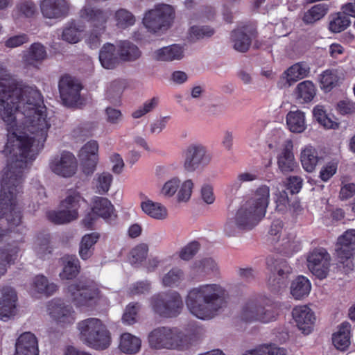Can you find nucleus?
Here are the masks:
<instances>
[{
  "mask_svg": "<svg viewBox=\"0 0 355 355\" xmlns=\"http://www.w3.org/2000/svg\"><path fill=\"white\" fill-rule=\"evenodd\" d=\"M148 250V245L144 243L138 245L132 248L130 252V263L133 266L140 264L146 259Z\"/></svg>",
  "mask_w": 355,
  "mask_h": 355,
  "instance_id": "8fccbe9b",
  "label": "nucleus"
},
{
  "mask_svg": "<svg viewBox=\"0 0 355 355\" xmlns=\"http://www.w3.org/2000/svg\"><path fill=\"white\" fill-rule=\"evenodd\" d=\"M141 306L138 302L130 303L125 309L122 316V321L124 324L130 325L137 322V317Z\"/></svg>",
  "mask_w": 355,
  "mask_h": 355,
  "instance_id": "603ef678",
  "label": "nucleus"
},
{
  "mask_svg": "<svg viewBox=\"0 0 355 355\" xmlns=\"http://www.w3.org/2000/svg\"><path fill=\"white\" fill-rule=\"evenodd\" d=\"M170 119V116H163L155 120L150 125V131L151 134H159L166 128V124Z\"/></svg>",
  "mask_w": 355,
  "mask_h": 355,
  "instance_id": "774afa93",
  "label": "nucleus"
},
{
  "mask_svg": "<svg viewBox=\"0 0 355 355\" xmlns=\"http://www.w3.org/2000/svg\"><path fill=\"white\" fill-rule=\"evenodd\" d=\"M141 208L146 214L157 220H164L168 216L167 209L164 205L149 199L141 202Z\"/></svg>",
  "mask_w": 355,
  "mask_h": 355,
  "instance_id": "473e14b6",
  "label": "nucleus"
},
{
  "mask_svg": "<svg viewBox=\"0 0 355 355\" xmlns=\"http://www.w3.org/2000/svg\"><path fill=\"white\" fill-rule=\"evenodd\" d=\"M200 249V244L193 241L184 246L179 252V257L182 260L188 261L193 257Z\"/></svg>",
  "mask_w": 355,
  "mask_h": 355,
  "instance_id": "0e129e2a",
  "label": "nucleus"
},
{
  "mask_svg": "<svg viewBox=\"0 0 355 355\" xmlns=\"http://www.w3.org/2000/svg\"><path fill=\"white\" fill-rule=\"evenodd\" d=\"M185 339L184 334L178 328L159 327L148 335V343L155 349H175L182 346Z\"/></svg>",
  "mask_w": 355,
  "mask_h": 355,
  "instance_id": "20e7f679",
  "label": "nucleus"
},
{
  "mask_svg": "<svg viewBox=\"0 0 355 355\" xmlns=\"http://www.w3.org/2000/svg\"><path fill=\"white\" fill-rule=\"evenodd\" d=\"M349 16L343 10L342 12L331 15L329 25V30L333 33H340L345 30L351 23Z\"/></svg>",
  "mask_w": 355,
  "mask_h": 355,
  "instance_id": "a18cd8bd",
  "label": "nucleus"
},
{
  "mask_svg": "<svg viewBox=\"0 0 355 355\" xmlns=\"http://www.w3.org/2000/svg\"><path fill=\"white\" fill-rule=\"evenodd\" d=\"M174 9L168 4H158L146 12L143 24L151 33L168 29L174 18Z\"/></svg>",
  "mask_w": 355,
  "mask_h": 355,
  "instance_id": "39448f33",
  "label": "nucleus"
},
{
  "mask_svg": "<svg viewBox=\"0 0 355 355\" xmlns=\"http://www.w3.org/2000/svg\"><path fill=\"white\" fill-rule=\"evenodd\" d=\"M269 187L267 186H261L259 187L253 196L245 201L240 207L258 223L266 214V209L269 204Z\"/></svg>",
  "mask_w": 355,
  "mask_h": 355,
  "instance_id": "9d476101",
  "label": "nucleus"
},
{
  "mask_svg": "<svg viewBox=\"0 0 355 355\" xmlns=\"http://www.w3.org/2000/svg\"><path fill=\"white\" fill-rule=\"evenodd\" d=\"M330 255L324 248H316L307 257L309 270L318 278H325L329 272Z\"/></svg>",
  "mask_w": 355,
  "mask_h": 355,
  "instance_id": "a211bd4d",
  "label": "nucleus"
},
{
  "mask_svg": "<svg viewBox=\"0 0 355 355\" xmlns=\"http://www.w3.org/2000/svg\"><path fill=\"white\" fill-rule=\"evenodd\" d=\"M257 223L239 207L234 216L228 217L223 224V232L226 236H236L242 231L253 228Z\"/></svg>",
  "mask_w": 355,
  "mask_h": 355,
  "instance_id": "ddd939ff",
  "label": "nucleus"
},
{
  "mask_svg": "<svg viewBox=\"0 0 355 355\" xmlns=\"http://www.w3.org/2000/svg\"><path fill=\"white\" fill-rule=\"evenodd\" d=\"M275 203L276 209L278 211L284 213L287 211L289 206V200L288 193L285 190L279 191L275 194Z\"/></svg>",
  "mask_w": 355,
  "mask_h": 355,
  "instance_id": "69168bd1",
  "label": "nucleus"
},
{
  "mask_svg": "<svg viewBox=\"0 0 355 355\" xmlns=\"http://www.w3.org/2000/svg\"><path fill=\"white\" fill-rule=\"evenodd\" d=\"M311 288L309 280L304 276H299L291 284V293L295 299L300 300L309 294Z\"/></svg>",
  "mask_w": 355,
  "mask_h": 355,
  "instance_id": "58836bf2",
  "label": "nucleus"
},
{
  "mask_svg": "<svg viewBox=\"0 0 355 355\" xmlns=\"http://www.w3.org/2000/svg\"><path fill=\"white\" fill-rule=\"evenodd\" d=\"M355 250V229L346 230L338 239L336 252L338 262L343 268L352 270L354 264L352 257Z\"/></svg>",
  "mask_w": 355,
  "mask_h": 355,
  "instance_id": "f8f14e48",
  "label": "nucleus"
},
{
  "mask_svg": "<svg viewBox=\"0 0 355 355\" xmlns=\"http://www.w3.org/2000/svg\"><path fill=\"white\" fill-rule=\"evenodd\" d=\"M40 8L42 16L49 19H62L71 11L69 0H41Z\"/></svg>",
  "mask_w": 355,
  "mask_h": 355,
  "instance_id": "aec40b11",
  "label": "nucleus"
},
{
  "mask_svg": "<svg viewBox=\"0 0 355 355\" xmlns=\"http://www.w3.org/2000/svg\"><path fill=\"white\" fill-rule=\"evenodd\" d=\"M78 163L70 152H62L54 156L49 162V168L55 174L62 178H71L77 171Z\"/></svg>",
  "mask_w": 355,
  "mask_h": 355,
  "instance_id": "2eb2a0df",
  "label": "nucleus"
},
{
  "mask_svg": "<svg viewBox=\"0 0 355 355\" xmlns=\"http://www.w3.org/2000/svg\"><path fill=\"white\" fill-rule=\"evenodd\" d=\"M79 16L83 20L89 23L93 28H98L100 31L105 32L111 12L108 9L85 5L80 10Z\"/></svg>",
  "mask_w": 355,
  "mask_h": 355,
  "instance_id": "f3484780",
  "label": "nucleus"
},
{
  "mask_svg": "<svg viewBox=\"0 0 355 355\" xmlns=\"http://www.w3.org/2000/svg\"><path fill=\"white\" fill-rule=\"evenodd\" d=\"M225 290L219 284L200 285L189 291L186 305L196 318L209 320L225 306Z\"/></svg>",
  "mask_w": 355,
  "mask_h": 355,
  "instance_id": "f03ea898",
  "label": "nucleus"
},
{
  "mask_svg": "<svg viewBox=\"0 0 355 355\" xmlns=\"http://www.w3.org/2000/svg\"><path fill=\"white\" fill-rule=\"evenodd\" d=\"M99 238L97 233H91L85 234L83 236L79 245V256L83 260L89 259L94 250V245L96 243Z\"/></svg>",
  "mask_w": 355,
  "mask_h": 355,
  "instance_id": "f704fd0d",
  "label": "nucleus"
},
{
  "mask_svg": "<svg viewBox=\"0 0 355 355\" xmlns=\"http://www.w3.org/2000/svg\"><path fill=\"white\" fill-rule=\"evenodd\" d=\"M338 78L336 72L333 70H326L320 76L321 87L326 90H330L336 85Z\"/></svg>",
  "mask_w": 355,
  "mask_h": 355,
  "instance_id": "864d4df0",
  "label": "nucleus"
},
{
  "mask_svg": "<svg viewBox=\"0 0 355 355\" xmlns=\"http://www.w3.org/2000/svg\"><path fill=\"white\" fill-rule=\"evenodd\" d=\"M17 252L18 248L17 246L0 249V276L6 272L7 264L15 259Z\"/></svg>",
  "mask_w": 355,
  "mask_h": 355,
  "instance_id": "09e8293b",
  "label": "nucleus"
},
{
  "mask_svg": "<svg viewBox=\"0 0 355 355\" xmlns=\"http://www.w3.org/2000/svg\"><path fill=\"white\" fill-rule=\"evenodd\" d=\"M124 85L122 81L115 80L107 87L106 96L112 103H117L123 92Z\"/></svg>",
  "mask_w": 355,
  "mask_h": 355,
  "instance_id": "3c124183",
  "label": "nucleus"
},
{
  "mask_svg": "<svg viewBox=\"0 0 355 355\" xmlns=\"http://www.w3.org/2000/svg\"><path fill=\"white\" fill-rule=\"evenodd\" d=\"M67 293L76 306H89L100 298V291L92 284L79 280L69 284Z\"/></svg>",
  "mask_w": 355,
  "mask_h": 355,
  "instance_id": "1a4fd4ad",
  "label": "nucleus"
},
{
  "mask_svg": "<svg viewBox=\"0 0 355 355\" xmlns=\"http://www.w3.org/2000/svg\"><path fill=\"white\" fill-rule=\"evenodd\" d=\"M92 212L105 219L110 218L114 215V207L106 198L96 197L94 200Z\"/></svg>",
  "mask_w": 355,
  "mask_h": 355,
  "instance_id": "e433bc0d",
  "label": "nucleus"
},
{
  "mask_svg": "<svg viewBox=\"0 0 355 355\" xmlns=\"http://www.w3.org/2000/svg\"><path fill=\"white\" fill-rule=\"evenodd\" d=\"M118 54L120 60L125 62H133L141 55L139 49L133 43L125 40L117 44Z\"/></svg>",
  "mask_w": 355,
  "mask_h": 355,
  "instance_id": "2f4dec72",
  "label": "nucleus"
},
{
  "mask_svg": "<svg viewBox=\"0 0 355 355\" xmlns=\"http://www.w3.org/2000/svg\"><path fill=\"white\" fill-rule=\"evenodd\" d=\"M183 167L187 172H194L199 168L208 166L212 156L206 146L200 142H193L188 145L182 151Z\"/></svg>",
  "mask_w": 355,
  "mask_h": 355,
  "instance_id": "6e6552de",
  "label": "nucleus"
},
{
  "mask_svg": "<svg viewBox=\"0 0 355 355\" xmlns=\"http://www.w3.org/2000/svg\"><path fill=\"white\" fill-rule=\"evenodd\" d=\"M80 340L96 350H104L111 344V334L106 325L98 318H89L77 324Z\"/></svg>",
  "mask_w": 355,
  "mask_h": 355,
  "instance_id": "7ed1b4c3",
  "label": "nucleus"
},
{
  "mask_svg": "<svg viewBox=\"0 0 355 355\" xmlns=\"http://www.w3.org/2000/svg\"><path fill=\"white\" fill-rule=\"evenodd\" d=\"M19 114L27 132L14 133L8 140L3 150L8 163L2 172L0 191V218L5 216L13 225L21 222L17 197L22 192L28 161L33 160L43 146L51 123L39 90L19 85L12 79L0 78L1 119L13 128Z\"/></svg>",
  "mask_w": 355,
  "mask_h": 355,
  "instance_id": "f257e3e1",
  "label": "nucleus"
},
{
  "mask_svg": "<svg viewBox=\"0 0 355 355\" xmlns=\"http://www.w3.org/2000/svg\"><path fill=\"white\" fill-rule=\"evenodd\" d=\"M266 263L273 275L269 278V285L275 291L284 287L288 275L292 272V268L287 261L279 256H272L267 258Z\"/></svg>",
  "mask_w": 355,
  "mask_h": 355,
  "instance_id": "9b49d317",
  "label": "nucleus"
},
{
  "mask_svg": "<svg viewBox=\"0 0 355 355\" xmlns=\"http://www.w3.org/2000/svg\"><path fill=\"white\" fill-rule=\"evenodd\" d=\"M332 342L339 350H345L350 344V324L348 322L341 324L338 332L333 334Z\"/></svg>",
  "mask_w": 355,
  "mask_h": 355,
  "instance_id": "c9c22d12",
  "label": "nucleus"
},
{
  "mask_svg": "<svg viewBox=\"0 0 355 355\" xmlns=\"http://www.w3.org/2000/svg\"><path fill=\"white\" fill-rule=\"evenodd\" d=\"M32 289L37 293L49 296L53 295L57 291L58 286L54 283L49 282L45 276L37 275L33 279Z\"/></svg>",
  "mask_w": 355,
  "mask_h": 355,
  "instance_id": "79ce46f5",
  "label": "nucleus"
},
{
  "mask_svg": "<svg viewBox=\"0 0 355 355\" xmlns=\"http://www.w3.org/2000/svg\"><path fill=\"white\" fill-rule=\"evenodd\" d=\"M286 124L292 132H304L306 128L304 113L299 110L290 111L286 115Z\"/></svg>",
  "mask_w": 355,
  "mask_h": 355,
  "instance_id": "72a5a7b5",
  "label": "nucleus"
},
{
  "mask_svg": "<svg viewBox=\"0 0 355 355\" xmlns=\"http://www.w3.org/2000/svg\"><path fill=\"white\" fill-rule=\"evenodd\" d=\"M215 33L214 28L208 26H193L189 30L191 40H200L212 36Z\"/></svg>",
  "mask_w": 355,
  "mask_h": 355,
  "instance_id": "5fc2aeb1",
  "label": "nucleus"
},
{
  "mask_svg": "<svg viewBox=\"0 0 355 355\" xmlns=\"http://www.w3.org/2000/svg\"><path fill=\"white\" fill-rule=\"evenodd\" d=\"M193 183L191 180L182 182L178 177H173L167 180L162 186L161 194L166 198L173 197L178 191L177 200L178 202H187L192 193Z\"/></svg>",
  "mask_w": 355,
  "mask_h": 355,
  "instance_id": "4468645a",
  "label": "nucleus"
},
{
  "mask_svg": "<svg viewBox=\"0 0 355 355\" xmlns=\"http://www.w3.org/2000/svg\"><path fill=\"white\" fill-rule=\"evenodd\" d=\"M260 355H286V349L275 344H264L257 347Z\"/></svg>",
  "mask_w": 355,
  "mask_h": 355,
  "instance_id": "13d9d810",
  "label": "nucleus"
},
{
  "mask_svg": "<svg viewBox=\"0 0 355 355\" xmlns=\"http://www.w3.org/2000/svg\"><path fill=\"white\" fill-rule=\"evenodd\" d=\"M112 180V175L108 172L97 174L96 178L94 179L96 192L99 194L106 193L110 189Z\"/></svg>",
  "mask_w": 355,
  "mask_h": 355,
  "instance_id": "de8ad7c7",
  "label": "nucleus"
},
{
  "mask_svg": "<svg viewBox=\"0 0 355 355\" xmlns=\"http://www.w3.org/2000/svg\"><path fill=\"white\" fill-rule=\"evenodd\" d=\"M293 148L292 141L286 140L277 155L278 168L282 173L293 172L297 168V163L295 161Z\"/></svg>",
  "mask_w": 355,
  "mask_h": 355,
  "instance_id": "b1692460",
  "label": "nucleus"
},
{
  "mask_svg": "<svg viewBox=\"0 0 355 355\" xmlns=\"http://www.w3.org/2000/svg\"><path fill=\"white\" fill-rule=\"evenodd\" d=\"M300 160L306 171H313L319 160L317 150L311 146H306L301 152Z\"/></svg>",
  "mask_w": 355,
  "mask_h": 355,
  "instance_id": "a19ab883",
  "label": "nucleus"
},
{
  "mask_svg": "<svg viewBox=\"0 0 355 355\" xmlns=\"http://www.w3.org/2000/svg\"><path fill=\"white\" fill-rule=\"evenodd\" d=\"M62 38L63 40L71 44L77 43L80 38V31L76 26H69L63 30Z\"/></svg>",
  "mask_w": 355,
  "mask_h": 355,
  "instance_id": "680f3d73",
  "label": "nucleus"
},
{
  "mask_svg": "<svg viewBox=\"0 0 355 355\" xmlns=\"http://www.w3.org/2000/svg\"><path fill=\"white\" fill-rule=\"evenodd\" d=\"M310 67L304 62H297L290 67L282 76L288 87L293 85L297 81L309 76Z\"/></svg>",
  "mask_w": 355,
  "mask_h": 355,
  "instance_id": "c756f323",
  "label": "nucleus"
},
{
  "mask_svg": "<svg viewBox=\"0 0 355 355\" xmlns=\"http://www.w3.org/2000/svg\"><path fill=\"white\" fill-rule=\"evenodd\" d=\"M257 36L256 28L250 25H244L231 32L230 40L234 49L244 53L248 51L252 40Z\"/></svg>",
  "mask_w": 355,
  "mask_h": 355,
  "instance_id": "4be33fe9",
  "label": "nucleus"
},
{
  "mask_svg": "<svg viewBox=\"0 0 355 355\" xmlns=\"http://www.w3.org/2000/svg\"><path fill=\"white\" fill-rule=\"evenodd\" d=\"M153 310L163 317H174L180 313L183 307L181 296L176 291L158 293L151 297Z\"/></svg>",
  "mask_w": 355,
  "mask_h": 355,
  "instance_id": "0eeeda50",
  "label": "nucleus"
},
{
  "mask_svg": "<svg viewBox=\"0 0 355 355\" xmlns=\"http://www.w3.org/2000/svg\"><path fill=\"white\" fill-rule=\"evenodd\" d=\"M141 347V340L131 334H121L119 348L123 353L133 354L139 352Z\"/></svg>",
  "mask_w": 355,
  "mask_h": 355,
  "instance_id": "4c0bfd02",
  "label": "nucleus"
},
{
  "mask_svg": "<svg viewBox=\"0 0 355 355\" xmlns=\"http://www.w3.org/2000/svg\"><path fill=\"white\" fill-rule=\"evenodd\" d=\"M37 340L31 332H24L19 336L15 343V355H38Z\"/></svg>",
  "mask_w": 355,
  "mask_h": 355,
  "instance_id": "393cba45",
  "label": "nucleus"
},
{
  "mask_svg": "<svg viewBox=\"0 0 355 355\" xmlns=\"http://www.w3.org/2000/svg\"><path fill=\"white\" fill-rule=\"evenodd\" d=\"M193 268L201 272L207 274L218 270L217 263L211 258H205L196 261L193 264Z\"/></svg>",
  "mask_w": 355,
  "mask_h": 355,
  "instance_id": "4d7b16f0",
  "label": "nucleus"
},
{
  "mask_svg": "<svg viewBox=\"0 0 355 355\" xmlns=\"http://www.w3.org/2000/svg\"><path fill=\"white\" fill-rule=\"evenodd\" d=\"M47 57L46 47L39 42L32 44L23 56V61L28 67L37 68Z\"/></svg>",
  "mask_w": 355,
  "mask_h": 355,
  "instance_id": "cd10ccee",
  "label": "nucleus"
},
{
  "mask_svg": "<svg viewBox=\"0 0 355 355\" xmlns=\"http://www.w3.org/2000/svg\"><path fill=\"white\" fill-rule=\"evenodd\" d=\"M17 10L26 17H33L37 12L35 3L30 0H24L16 6Z\"/></svg>",
  "mask_w": 355,
  "mask_h": 355,
  "instance_id": "bf43d9fd",
  "label": "nucleus"
},
{
  "mask_svg": "<svg viewBox=\"0 0 355 355\" xmlns=\"http://www.w3.org/2000/svg\"><path fill=\"white\" fill-rule=\"evenodd\" d=\"M58 87L64 105L70 107L78 103L82 87L73 78L68 75L63 76L59 80Z\"/></svg>",
  "mask_w": 355,
  "mask_h": 355,
  "instance_id": "6ab92c4d",
  "label": "nucleus"
},
{
  "mask_svg": "<svg viewBox=\"0 0 355 355\" xmlns=\"http://www.w3.org/2000/svg\"><path fill=\"white\" fill-rule=\"evenodd\" d=\"M329 6L325 3H319L312 6L306 11L302 17V21L306 24H313L322 19L327 13Z\"/></svg>",
  "mask_w": 355,
  "mask_h": 355,
  "instance_id": "ea45409f",
  "label": "nucleus"
},
{
  "mask_svg": "<svg viewBox=\"0 0 355 355\" xmlns=\"http://www.w3.org/2000/svg\"><path fill=\"white\" fill-rule=\"evenodd\" d=\"M184 49L179 44H172L157 49L153 53V58L159 62H173L184 58Z\"/></svg>",
  "mask_w": 355,
  "mask_h": 355,
  "instance_id": "bb28decb",
  "label": "nucleus"
},
{
  "mask_svg": "<svg viewBox=\"0 0 355 355\" xmlns=\"http://www.w3.org/2000/svg\"><path fill=\"white\" fill-rule=\"evenodd\" d=\"M116 26L119 28L125 29L133 26L136 21L135 16L128 10L120 8L117 10L114 15Z\"/></svg>",
  "mask_w": 355,
  "mask_h": 355,
  "instance_id": "c03bdc74",
  "label": "nucleus"
},
{
  "mask_svg": "<svg viewBox=\"0 0 355 355\" xmlns=\"http://www.w3.org/2000/svg\"><path fill=\"white\" fill-rule=\"evenodd\" d=\"M78 156L83 172L87 175L92 174L96 170L98 158H90L80 155Z\"/></svg>",
  "mask_w": 355,
  "mask_h": 355,
  "instance_id": "e2e57ef3",
  "label": "nucleus"
},
{
  "mask_svg": "<svg viewBox=\"0 0 355 355\" xmlns=\"http://www.w3.org/2000/svg\"><path fill=\"white\" fill-rule=\"evenodd\" d=\"M17 294L10 287L2 290V297L0 301V318L6 321L14 315L16 309Z\"/></svg>",
  "mask_w": 355,
  "mask_h": 355,
  "instance_id": "a878e982",
  "label": "nucleus"
},
{
  "mask_svg": "<svg viewBox=\"0 0 355 355\" xmlns=\"http://www.w3.org/2000/svg\"><path fill=\"white\" fill-rule=\"evenodd\" d=\"M80 268V261L77 257H67L65 259L62 271L60 273V277L62 279H72L78 275Z\"/></svg>",
  "mask_w": 355,
  "mask_h": 355,
  "instance_id": "37998d69",
  "label": "nucleus"
},
{
  "mask_svg": "<svg viewBox=\"0 0 355 355\" xmlns=\"http://www.w3.org/2000/svg\"><path fill=\"white\" fill-rule=\"evenodd\" d=\"M83 200L80 193L76 190H69L64 200L60 203V211H51L47 217L52 223L58 225L67 223L78 216V209Z\"/></svg>",
  "mask_w": 355,
  "mask_h": 355,
  "instance_id": "423d86ee",
  "label": "nucleus"
},
{
  "mask_svg": "<svg viewBox=\"0 0 355 355\" xmlns=\"http://www.w3.org/2000/svg\"><path fill=\"white\" fill-rule=\"evenodd\" d=\"M98 58L102 67L107 69H113L120 63L117 47L111 43H106L102 46Z\"/></svg>",
  "mask_w": 355,
  "mask_h": 355,
  "instance_id": "c85d7f7f",
  "label": "nucleus"
},
{
  "mask_svg": "<svg viewBox=\"0 0 355 355\" xmlns=\"http://www.w3.org/2000/svg\"><path fill=\"white\" fill-rule=\"evenodd\" d=\"M257 178V175L252 173L245 172L239 173L236 180L229 185L230 191L231 193L237 191L243 183L253 181Z\"/></svg>",
  "mask_w": 355,
  "mask_h": 355,
  "instance_id": "6e6d98bb",
  "label": "nucleus"
},
{
  "mask_svg": "<svg viewBox=\"0 0 355 355\" xmlns=\"http://www.w3.org/2000/svg\"><path fill=\"white\" fill-rule=\"evenodd\" d=\"M48 309L51 317L61 326L70 325L76 320V313L72 306L60 299L51 300Z\"/></svg>",
  "mask_w": 355,
  "mask_h": 355,
  "instance_id": "412c9836",
  "label": "nucleus"
},
{
  "mask_svg": "<svg viewBox=\"0 0 355 355\" xmlns=\"http://www.w3.org/2000/svg\"><path fill=\"white\" fill-rule=\"evenodd\" d=\"M292 315L297 327L304 334H309L315 320L314 313L307 306H299L293 309Z\"/></svg>",
  "mask_w": 355,
  "mask_h": 355,
  "instance_id": "5701e85b",
  "label": "nucleus"
},
{
  "mask_svg": "<svg viewBox=\"0 0 355 355\" xmlns=\"http://www.w3.org/2000/svg\"><path fill=\"white\" fill-rule=\"evenodd\" d=\"M184 279V273L182 270L175 267L163 276L162 282L165 287H173L178 286Z\"/></svg>",
  "mask_w": 355,
  "mask_h": 355,
  "instance_id": "49530a36",
  "label": "nucleus"
},
{
  "mask_svg": "<svg viewBox=\"0 0 355 355\" xmlns=\"http://www.w3.org/2000/svg\"><path fill=\"white\" fill-rule=\"evenodd\" d=\"M98 144L96 141L91 140L80 148L78 155L90 158H98Z\"/></svg>",
  "mask_w": 355,
  "mask_h": 355,
  "instance_id": "052dcab7",
  "label": "nucleus"
},
{
  "mask_svg": "<svg viewBox=\"0 0 355 355\" xmlns=\"http://www.w3.org/2000/svg\"><path fill=\"white\" fill-rule=\"evenodd\" d=\"M295 99L300 103L311 102L316 94L315 85L311 80H304L298 83L293 91Z\"/></svg>",
  "mask_w": 355,
  "mask_h": 355,
  "instance_id": "7c9ffc66",
  "label": "nucleus"
},
{
  "mask_svg": "<svg viewBox=\"0 0 355 355\" xmlns=\"http://www.w3.org/2000/svg\"><path fill=\"white\" fill-rule=\"evenodd\" d=\"M28 42L26 34L22 33L12 36L5 41V46L8 48H16Z\"/></svg>",
  "mask_w": 355,
  "mask_h": 355,
  "instance_id": "338daca9",
  "label": "nucleus"
},
{
  "mask_svg": "<svg viewBox=\"0 0 355 355\" xmlns=\"http://www.w3.org/2000/svg\"><path fill=\"white\" fill-rule=\"evenodd\" d=\"M276 313L271 307H265L256 302H248L243 308L241 319L246 322H270L276 319Z\"/></svg>",
  "mask_w": 355,
  "mask_h": 355,
  "instance_id": "dca6fc26",
  "label": "nucleus"
}]
</instances>
